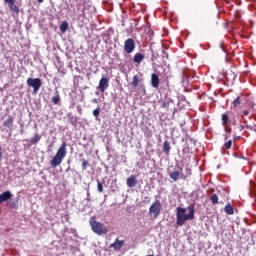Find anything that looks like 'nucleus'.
I'll return each mask as SVG.
<instances>
[{"instance_id": "obj_35", "label": "nucleus", "mask_w": 256, "mask_h": 256, "mask_svg": "<svg viewBox=\"0 0 256 256\" xmlns=\"http://www.w3.org/2000/svg\"><path fill=\"white\" fill-rule=\"evenodd\" d=\"M225 140L227 141V136L225 137Z\"/></svg>"}, {"instance_id": "obj_2", "label": "nucleus", "mask_w": 256, "mask_h": 256, "mask_svg": "<svg viewBox=\"0 0 256 256\" xmlns=\"http://www.w3.org/2000/svg\"><path fill=\"white\" fill-rule=\"evenodd\" d=\"M65 157H67V142H63L58 148L55 156L50 161L51 167H53V169L59 167V164L63 163V159H65Z\"/></svg>"}, {"instance_id": "obj_5", "label": "nucleus", "mask_w": 256, "mask_h": 256, "mask_svg": "<svg viewBox=\"0 0 256 256\" xmlns=\"http://www.w3.org/2000/svg\"><path fill=\"white\" fill-rule=\"evenodd\" d=\"M139 83H143V79H141V77H139L138 75H134L132 78V82H131V87L133 89H137L138 91H140V93H142V95H147V89L145 88V84H139Z\"/></svg>"}, {"instance_id": "obj_10", "label": "nucleus", "mask_w": 256, "mask_h": 256, "mask_svg": "<svg viewBox=\"0 0 256 256\" xmlns=\"http://www.w3.org/2000/svg\"><path fill=\"white\" fill-rule=\"evenodd\" d=\"M108 87H109V78L102 77L99 81L97 89L101 93H105V91H107Z\"/></svg>"}, {"instance_id": "obj_15", "label": "nucleus", "mask_w": 256, "mask_h": 256, "mask_svg": "<svg viewBox=\"0 0 256 256\" xmlns=\"http://www.w3.org/2000/svg\"><path fill=\"white\" fill-rule=\"evenodd\" d=\"M151 85L154 87V89L159 88V76L156 73L151 75Z\"/></svg>"}, {"instance_id": "obj_17", "label": "nucleus", "mask_w": 256, "mask_h": 256, "mask_svg": "<svg viewBox=\"0 0 256 256\" xmlns=\"http://www.w3.org/2000/svg\"><path fill=\"white\" fill-rule=\"evenodd\" d=\"M137 185V178L135 175H131L129 178H127V186L128 187H135Z\"/></svg>"}, {"instance_id": "obj_8", "label": "nucleus", "mask_w": 256, "mask_h": 256, "mask_svg": "<svg viewBox=\"0 0 256 256\" xmlns=\"http://www.w3.org/2000/svg\"><path fill=\"white\" fill-rule=\"evenodd\" d=\"M233 116V113L226 111L225 113L222 114L221 121L223 127H227V125H237V121H235V118L231 120V117Z\"/></svg>"}, {"instance_id": "obj_16", "label": "nucleus", "mask_w": 256, "mask_h": 256, "mask_svg": "<svg viewBox=\"0 0 256 256\" xmlns=\"http://www.w3.org/2000/svg\"><path fill=\"white\" fill-rule=\"evenodd\" d=\"M145 59V55L142 53H136L133 57V62L137 63L138 65H141V62Z\"/></svg>"}, {"instance_id": "obj_12", "label": "nucleus", "mask_w": 256, "mask_h": 256, "mask_svg": "<svg viewBox=\"0 0 256 256\" xmlns=\"http://www.w3.org/2000/svg\"><path fill=\"white\" fill-rule=\"evenodd\" d=\"M15 121V118L13 116L9 115L7 119L3 122V127H7L9 131H13V123Z\"/></svg>"}, {"instance_id": "obj_18", "label": "nucleus", "mask_w": 256, "mask_h": 256, "mask_svg": "<svg viewBox=\"0 0 256 256\" xmlns=\"http://www.w3.org/2000/svg\"><path fill=\"white\" fill-rule=\"evenodd\" d=\"M224 211L227 215H233L235 213V208L231 205V203L226 204L224 207Z\"/></svg>"}, {"instance_id": "obj_23", "label": "nucleus", "mask_w": 256, "mask_h": 256, "mask_svg": "<svg viewBox=\"0 0 256 256\" xmlns=\"http://www.w3.org/2000/svg\"><path fill=\"white\" fill-rule=\"evenodd\" d=\"M232 105H233V109H237V107L241 105V96H238L237 98H235L234 101L232 102Z\"/></svg>"}, {"instance_id": "obj_32", "label": "nucleus", "mask_w": 256, "mask_h": 256, "mask_svg": "<svg viewBox=\"0 0 256 256\" xmlns=\"http://www.w3.org/2000/svg\"><path fill=\"white\" fill-rule=\"evenodd\" d=\"M162 107H167V103L163 102Z\"/></svg>"}, {"instance_id": "obj_30", "label": "nucleus", "mask_w": 256, "mask_h": 256, "mask_svg": "<svg viewBox=\"0 0 256 256\" xmlns=\"http://www.w3.org/2000/svg\"><path fill=\"white\" fill-rule=\"evenodd\" d=\"M9 207H10V209H15V203H10Z\"/></svg>"}, {"instance_id": "obj_1", "label": "nucleus", "mask_w": 256, "mask_h": 256, "mask_svg": "<svg viewBox=\"0 0 256 256\" xmlns=\"http://www.w3.org/2000/svg\"><path fill=\"white\" fill-rule=\"evenodd\" d=\"M187 210L189 211L188 214ZM193 219H195V205H189L187 209L181 207L176 208V225L178 227H183L184 223L193 221Z\"/></svg>"}, {"instance_id": "obj_11", "label": "nucleus", "mask_w": 256, "mask_h": 256, "mask_svg": "<svg viewBox=\"0 0 256 256\" xmlns=\"http://www.w3.org/2000/svg\"><path fill=\"white\" fill-rule=\"evenodd\" d=\"M123 245H125V240H119V238H116L115 241L110 244L111 249H114V251H121L123 249Z\"/></svg>"}, {"instance_id": "obj_31", "label": "nucleus", "mask_w": 256, "mask_h": 256, "mask_svg": "<svg viewBox=\"0 0 256 256\" xmlns=\"http://www.w3.org/2000/svg\"><path fill=\"white\" fill-rule=\"evenodd\" d=\"M245 127L243 125H240V131H243Z\"/></svg>"}, {"instance_id": "obj_3", "label": "nucleus", "mask_w": 256, "mask_h": 256, "mask_svg": "<svg viewBox=\"0 0 256 256\" xmlns=\"http://www.w3.org/2000/svg\"><path fill=\"white\" fill-rule=\"evenodd\" d=\"M89 223L93 233H96V235H107V233L109 232L107 230V226L97 221L95 216L90 218Z\"/></svg>"}, {"instance_id": "obj_26", "label": "nucleus", "mask_w": 256, "mask_h": 256, "mask_svg": "<svg viewBox=\"0 0 256 256\" xmlns=\"http://www.w3.org/2000/svg\"><path fill=\"white\" fill-rule=\"evenodd\" d=\"M232 145H233V141L228 140V141H226V142L224 143L222 149H231Z\"/></svg>"}, {"instance_id": "obj_25", "label": "nucleus", "mask_w": 256, "mask_h": 256, "mask_svg": "<svg viewBox=\"0 0 256 256\" xmlns=\"http://www.w3.org/2000/svg\"><path fill=\"white\" fill-rule=\"evenodd\" d=\"M92 113L97 121L99 119V115H101V108L98 107V108L94 109Z\"/></svg>"}, {"instance_id": "obj_34", "label": "nucleus", "mask_w": 256, "mask_h": 256, "mask_svg": "<svg viewBox=\"0 0 256 256\" xmlns=\"http://www.w3.org/2000/svg\"><path fill=\"white\" fill-rule=\"evenodd\" d=\"M38 1V3H43V0H37Z\"/></svg>"}, {"instance_id": "obj_22", "label": "nucleus", "mask_w": 256, "mask_h": 256, "mask_svg": "<svg viewBox=\"0 0 256 256\" xmlns=\"http://www.w3.org/2000/svg\"><path fill=\"white\" fill-rule=\"evenodd\" d=\"M210 201L212 202V205H219V196L213 193L210 197Z\"/></svg>"}, {"instance_id": "obj_9", "label": "nucleus", "mask_w": 256, "mask_h": 256, "mask_svg": "<svg viewBox=\"0 0 256 256\" xmlns=\"http://www.w3.org/2000/svg\"><path fill=\"white\" fill-rule=\"evenodd\" d=\"M135 47V40L133 38H128L124 41V51L128 53V55H131V53L135 51Z\"/></svg>"}, {"instance_id": "obj_21", "label": "nucleus", "mask_w": 256, "mask_h": 256, "mask_svg": "<svg viewBox=\"0 0 256 256\" xmlns=\"http://www.w3.org/2000/svg\"><path fill=\"white\" fill-rule=\"evenodd\" d=\"M39 141H41V135H39V134L34 135V137H32L30 139V142L32 145H37V143H39Z\"/></svg>"}, {"instance_id": "obj_28", "label": "nucleus", "mask_w": 256, "mask_h": 256, "mask_svg": "<svg viewBox=\"0 0 256 256\" xmlns=\"http://www.w3.org/2000/svg\"><path fill=\"white\" fill-rule=\"evenodd\" d=\"M97 190L99 193H103V184L97 180Z\"/></svg>"}, {"instance_id": "obj_4", "label": "nucleus", "mask_w": 256, "mask_h": 256, "mask_svg": "<svg viewBox=\"0 0 256 256\" xmlns=\"http://www.w3.org/2000/svg\"><path fill=\"white\" fill-rule=\"evenodd\" d=\"M169 177L172 178L173 181H178L179 179H187L191 175V169H186V174H183V168L181 166L176 165L174 167L173 172L168 173Z\"/></svg>"}, {"instance_id": "obj_14", "label": "nucleus", "mask_w": 256, "mask_h": 256, "mask_svg": "<svg viewBox=\"0 0 256 256\" xmlns=\"http://www.w3.org/2000/svg\"><path fill=\"white\" fill-rule=\"evenodd\" d=\"M13 197V194H11V191L7 190L0 194V205L1 203H5V201H9Z\"/></svg>"}, {"instance_id": "obj_19", "label": "nucleus", "mask_w": 256, "mask_h": 256, "mask_svg": "<svg viewBox=\"0 0 256 256\" xmlns=\"http://www.w3.org/2000/svg\"><path fill=\"white\" fill-rule=\"evenodd\" d=\"M163 151L166 155H169V153L171 151V144L167 140H165L163 143Z\"/></svg>"}, {"instance_id": "obj_33", "label": "nucleus", "mask_w": 256, "mask_h": 256, "mask_svg": "<svg viewBox=\"0 0 256 256\" xmlns=\"http://www.w3.org/2000/svg\"><path fill=\"white\" fill-rule=\"evenodd\" d=\"M153 134H151V132H149V134L147 135V137H151Z\"/></svg>"}, {"instance_id": "obj_24", "label": "nucleus", "mask_w": 256, "mask_h": 256, "mask_svg": "<svg viewBox=\"0 0 256 256\" xmlns=\"http://www.w3.org/2000/svg\"><path fill=\"white\" fill-rule=\"evenodd\" d=\"M60 101L61 97L59 96V92H56V95L52 97V103H54V105H59Z\"/></svg>"}, {"instance_id": "obj_13", "label": "nucleus", "mask_w": 256, "mask_h": 256, "mask_svg": "<svg viewBox=\"0 0 256 256\" xmlns=\"http://www.w3.org/2000/svg\"><path fill=\"white\" fill-rule=\"evenodd\" d=\"M4 2L8 5L11 11H13L14 13H19V6L15 4V0H4Z\"/></svg>"}, {"instance_id": "obj_7", "label": "nucleus", "mask_w": 256, "mask_h": 256, "mask_svg": "<svg viewBox=\"0 0 256 256\" xmlns=\"http://www.w3.org/2000/svg\"><path fill=\"white\" fill-rule=\"evenodd\" d=\"M26 83L28 87H32L33 93H38L39 90L41 89V85H43L40 78H28L26 80Z\"/></svg>"}, {"instance_id": "obj_6", "label": "nucleus", "mask_w": 256, "mask_h": 256, "mask_svg": "<svg viewBox=\"0 0 256 256\" xmlns=\"http://www.w3.org/2000/svg\"><path fill=\"white\" fill-rule=\"evenodd\" d=\"M161 201L155 200L149 207V215L153 219H157L161 215Z\"/></svg>"}, {"instance_id": "obj_20", "label": "nucleus", "mask_w": 256, "mask_h": 256, "mask_svg": "<svg viewBox=\"0 0 256 256\" xmlns=\"http://www.w3.org/2000/svg\"><path fill=\"white\" fill-rule=\"evenodd\" d=\"M67 29H69V23L67 21H63L60 25L61 33H66Z\"/></svg>"}, {"instance_id": "obj_29", "label": "nucleus", "mask_w": 256, "mask_h": 256, "mask_svg": "<svg viewBox=\"0 0 256 256\" xmlns=\"http://www.w3.org/2000/svg\"><path fill=\"white\" fill-rule=\"evenodd\" d=\"M249 113H250L249 110H243L242 115H241L242 119H243V117L249 116Z\"/></svg>"}, {"instance_id": "obj_27", "label": "nucleus", "mask_w": 256, "mask_h": 256, "mask_svg": "<svg viewBox=\"0 0 256 256\" xmlns=\"http://www.w3.org/2000/svg\"><path fill=\"white\" fill-rule=\"evenodd\" d=\"M89 167V160H82V169L85 171Z\"/></svg>"}, {"instance_id": "obj_36", "label": "nucleus", "mask_w": 256, "mask_h": 256, "mask_svg": "<svg viewBox=\"0 0 256 256\" xmlns=\"http://www.w3.org/2000/svg\"><path fill=\"white\" fill-rule=\"evenodd\" d=\"M236 139H239V137H236Z\"/></svg>"}]
</instances>
